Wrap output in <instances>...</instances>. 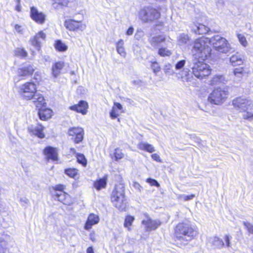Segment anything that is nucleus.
<instances>
[{
	"label": "nucleus",
	"mask_w": 253,
	"mask_h": 253,
	"mask_svg": "<svg viewBox=\"0 0 253 253\" xmlns=\"http://www.w3.org/2000/svg\"><path fill=\"white\" fill-rule=\"evenodd\" d=\"M131 83L132 84L136 85H141L142 84V81L140 80H133Z\"/></svg>",
	"instance_id": "680f3d73"
},
{
	"label": "nucleus",
	"mask_w": 253,
	"mask_h": 253,
	"mask_svg": "<svg viewBox=\"0 0 253 253\" xmlns=\"http://www.w3.org/2000/svg\"><path fill=\"white\" fill-rule=\"evenodd\" d=\"M124 42L123 40L120 39L117 43L116 48L118 53L123 57L126 55V52L124 46Z\"/></svg>",
	"instance_id": "473e14b6"
},
{
	"label": "nucleus",
	"mask_w": 253,
	"mask_h": 253,
	"mask_svg": "<svg viewBox=\"0 0 253 253\" xmlns=\"http://www.w3.org/2000/svg\"><path fill=\"white\" fill-rule=\"evenodd\" d=\"M15 54L17 56L22 57H26L27 55V52L23 48H17L15 51Z\"/></svg>",
	"instance_id": "37998d69"
},
{
	"label": "nucleus",
	"mask_w": 253,
	"mask_h": 253,
	"mask_svg": "<svg viewBox=\"0 0 253 253\" xmlns=\"http://www.w3.org/2000/svg\"><path fill=\"white\" fill-rule=\"evenodd\" d=\"M228 90L225 88H215L209 95L208 101L213 104L219 105L224 102L227 97Z\"/></svg>",
	"instance_id": "6e6552de"
},
{
	"label": "nucleus",
	"mask_w": 253,
	"mask_h": 253,
	"mask_svg": "<svg viewBox=\"0 0 253 253\" xmlns=\"http://www.w3.org/2000/svg\"><path fill=\"white\" fill-rule=\"evenodd\" d=\"M134 32V28L132 27H130L126 32V35L127 36H131L133 34Z\"/></svg>",
	"instance_id": "bf43d9fd"
},
{
	"label": "nucleus",
	"mask_w": 253,
	"mask_h": 253,
	"mask_svg": "<svg viewBox=\"0 0 253 253\" xmlns=\"http://www.w3.org/2000/svg\"><path fill=\"white\" fill-rule=\"evenodd\" d=\"M232 104L234 108L242 113L244 119L250 121L253 120V103L252 100L239 97L233 100Z\"/></svg>",
	"instance_id": "7ed1b4c3"
},
{
	"label": "nucleus",
	"mask_w": 253,
	"mask_h": 253,
	"mask_svg": "<svg viewBox=\"0 0 253 253\" xmlns=\"http://www.w3.org/2000/svg\"><path fill=\"white\" fill-rule=\"evenodd\" d=\"M15 29L16 30V31L20 34H23V29L22 28V26H20V25H19L18 24H16L15 25Z\"/></svg>",
	"instance_id": "6e6d98bb"
},
{
	"label": "nucleus",
	"mask_w": 253,
	"mask_h": 253,
	"mask_svg": "<svg viewBox=\"0 0 253 253\" xmlns=\"http://www.w3.org/2000/svg\"><path fill=\"white\" fill-rule=\"evenodd\" d=\"M55 198L64 205H70L72 201L70 196L62 190H59L54 194Z\"/></svg>",
	"instance_id": "2eb2a0df"
},
{
	"label": "nucleus",
	"mask_w": 253,
	"mask_h": 253,
	"mask_svg": "<svg viewBox=\"0 0 253 253\" xmlns=\"http://www.w3.org/2000/svg\"><path fill=\"white\" fill-rule=\"evenodd\" d=\"M226 81L222 75H217L214 77L211 81V84L214 85L218 84H225Z\"/></svg>",
	"instance_id": "72a5a7b5"
},
{
	"label": "nucleus",
	"mask_w": 253,
	"mask_h": 253,
	"mask_svg": "<svg viewBox=\"0 0 253 253\" xmlns=\"http://www.w3.org/2000/svg\"><path fill=\"white\" fill-rule=\"evenodd\" d=\"M76 158L77 162L82 164L84 167H85L87 165V160L84 156L83 154L77 153Z\"/></svg>",
	"instance_id": "4c0bfd02"
},
{
	"label": "nucleus",
	"mask_w": 253,
	"mask_h": 253,
	"mask_svg": "<svg viewBox=\"0 0 253 253\" xmlns=\"http://www.w3.org/2000/svg\"><path fill=\"white\" fill-rule=\"evenodd\" d=\"M197 235V231L189 224L179 223L175 229V236L179 241L186 242L191 241Z\"/></svg>",
	"instance_id": "20e7f679"
},
{
	"label": "nucleus",
	"mask_w": 253,
	"mask_h": 253,
	"mask_svg": "<svg viewBox=\"0 0 253 253\" xmlns=\"http://www.w3.org/2000/svg\"><path fill=\"white\" fill-rule=\"evenodd\" d=\"M151 157L154 161L158 162H162V160L159 155L157 154H153L151 155Z\"/></svg>",
	"instance_id": "5fc2aeb1"
},
{
	"label": "nucleus",
	"mask_w": 253,
	"mask_h": 253,
	"mask_svg": "<svg viewBox=\"0 0 253 253\" xmlns=\"http://www.w3.org/2000/svg\"><path fill=\"white\" fill-rule=\"evenodd\" d=\"M118 114L116 112L115 107H113L110 113V117L112 119H115L118 117Z\"/></svg>",
	"instance_id": "864d4df0"
},
{
	"label": "nucleus",
	"mask_w": 253,
	"mask_h": 253,
	"mask_svg": "<svg viewBox=\"0 0 253 253\" xmlns=\"http://www.w3.org/2000/svg\"><path fill=\"white\" fill-rule=\"evenodd\" d=\"M213 47L217 51L227 53L232 49L227 40L219 35H215L210 39Z\"/></svg>",
	"instance_id": "0eeeda50"
},
{
	"label": "nucleus",
	"mask_w": 253,
	"mask_h": 253,
	"mask_svg": "<svg viewBox=\"0 0 253 253\" xmlns=\"http://www.w3.org/2000/svg\"><path fill=\"white\" fill-rule=\"evenodd\" d=\"M151 67L154 73L156 74L160 71V66L157 62H152Z\"/></svg>",
	"instance_id": "a18cd8bd"
},
{
	"label": "nucleus",
	"mask_w": 253,
	"mask_h": 253,
	"mask_svg": "<svg viewBox=\"0 0 253 253\" xmlns=\"http://www.w3.org/2000/svg\"><path fill=\"white\" fill-rule=\"evenodd\" d=\"M45 38L46 35L42 31H41L34 37L31 38L30 42L31 44L35 46L37 50H40L41 43L45 40Z\"/></svg>",
	"instance_id": "4468645a"
},
{
	"label": "nucleus",
	"mask_w": 253,
	"mask_h": 253,
	"mask_svg": "<svg viewBox=\"0 0 253 253\" xmlns=\"http://www.w3.org/2000/svg\"><path fill=\"white\" fill-rule=\"evenodd\" d=\"M17 5L15 7V10L18 12L21 11V6L20 4V0H17Z\"/></svg>",
	"instance_id": "e2e57ef3"
},
{
	"label": "nucleus",
	"mask_w": 253,
	"mask_h": 253,
	"mask_svg": "<svg viewBox=\"0 0 253 253\" xmlns=\"http://www.w3.org/2000/svg\"><path fill=\"white\" fill-rule=\"evenodd\" d=\"M140 19L145 23H152L158 20L161 17L160 12L151 6H144L139 12Z\"/></svg>",
	"instance_id": "39448f33"
},
{
	"label": "nucleus",
	"mask_w": 253,
	"mask_h": 253,
	"mask_svg": "<svg viewBox=\"0 0 253 253\" xmlns=\"http://www.w3.org/2000/svg\"><path fill=\"white\" fill-rule=\"evenodd\" d=\"M125 197V188L123 184L120 183L115 186L111 195V200H115L117 198Z\"/></svg>",
	"instance_id": "aec40b11"
},
{
	"label": "nucleus",
	"mask_w": 253,
	"mask_h": 253,
	"mask_svg": "<svg viewBox=\"0 0 253 253\" xmlns=\"http://www.w3.org/2000/svg\"><path fill=\"white\" fill-rule=\"evenodd\" d=\"M177 42L179 45H185L188 43L190 41L189 36L185 33L180 34L177 37Z\"/></svg>",
	"instance_id": "7c9ffc66"
},
{
	"label": "nucleus",
	"mask_w": 253,
	"mask_h": 253,
	"mask_svg": "<svg viewBox=\"0 0 253 253\" xmlns=\"http://www.w3.org/2000/svg\"><path fill=\"white\" fill-rule=\"evenodd\" d=\"M64 26L70 31H83L85 28V25L82 23L81 21H76L74 19L65 20Z\"/></svg>",
	"instance_id": "9b49d317"
},
{
	"label": "nucleus",
	"mask_w": 253,
	"mask_h": 253,
	"mask_svg": "<svg viewBox=\"0 0 253 253\" xmlns=\"http://www.w3.org/2000/svg\"><path fill=\"white\" fill-rule=\"evenodd\" d=\"M234 74L236 77L241 79L244 75L246 74V72L242 67H239L234 69Z\"/></svg>",
	"instance_id": "58836bf2"
},
{
	"label": "nucleus",
	"mask_w": 253,
	"mask_h": 253,
	"mask_svg": "<svg viewBox=\"0 0 253 253\" xmlns=\"http://www.w3.org/2000/svg\"><path fill=\"white\" fill-rule=\"evenodd\" d=\"M192 72L191 73L188 68H183V70L176 74L178 79H181L183 82H191L193 80Z\"/></svg>",
	"instance_id": "dca6fc26"
},
{
	"label": "nucleus",
	"mask_w": 253,
	"mask_h": 253,
	"mask_svg": "<svg viewBox=\"0 0 253 253\" xmlns=\"http://www.w3.org/2000/svg\"><path fill=\"white\" fill-rule=\"evenodd\" d=\"M135 185H136V187H140V185L137 183H135Z\"/></svg>",
	"instance_id": "774afa93"
},
{
	"label": "nucleus",
	"mask_w": 253,
	"mask_h": 253,
	"mask_svg": "<svg viewBox=\"0 0 253 253\" xmlns=\"http://www.w3.org/2000/svg\"><path fill=\"white\" fill-rule=\"evenodd\" d=\"M189 27L193 33L198 35L206 34L210 31V28L207 26L194 21Z\"/></svg>",
	"instance_id": "f8f14e48"
},
{
	"label": "nucleus",
	"mask_w": 253,
	"mask_h": 253,
	"mask_svg": "<svg viewBox=\"0 0 253 253\" xmlns=\"http://www.w3.org/2000/svg\"><path fill=\"white\" fill-rule=\"evenodd\" d=\"M210 43V39L205 37L195 40L192 43V52L195 58L197 57L203 60L209 58L211 51L209 45Z\"/></svg>",
	"instance_id": "f03ea898"
},
{
	"label": "nucleus",
	"mask_w": 253,
	"mask_h": 253,
	"mask_svg": "<svg viewBox=\"0 0 253 253\" xmlns=\"http://www.w3.org/2000/svg\"><path fill=\"white\" fill-rule=\"evenodd\" d=\"M166 39L162 35H158L149 37L148 42L154 48H158L162 46V43L165 42Z\"/></svg>",
	"instance_id": "f3484780"
},
{
	"label": "nucleus",
	"mask_w": 253,
	"mask_h": 253,
	"mask_svg": "<svg viewBox=\"0 0 253 253\" xmlns=\"http://www.w3.org/2000/svg\"><path fill=\"white\" fill-rule=\"evenodd\" d=\"M46 103L41 107H37L39 109L38 115L40 119L42 121H45L51 117L52 110L48 108H42Z\"/></svg>",
	"instance_id": "4be33fe9"
},
{
	"label": "nucleus",
	"mask_w": 253,
	"mask_h": 253,
	"mask_svg": "<svg viewBox=\"0 0 253 253\" xmlns=\"http://www.w3.org/2000/svg\"><path fill=\"white\" fill-rule=\"evenodd\" d=\"M158 54L162 57L169 56L171 55V51L167 48L162 46L159 48Z\"/></svg>",
	"instance_id": "c9c22d12"
},
{
	"label": "nucleus",
	"mask_w": 253,
	"mask_h": 253,
	"mask_svg": "<svg viewBox=\"0 0 253 253\" xmlns=\"http://www.w3.org/2000/svg\"><path fill=\"white\" fill-rule=\"evenodd\" d=\"M70 152L74 154H76V155L77 153H76V151L74 148H70Z\"/></svg>",
	"instance_id": "69168bd1"
},
{
	"label": "nucleus",
	"mask_w": 253,
	"mask_h": 253,
	"mask_svg": "<svg viewBox=\"0 0 253 253\" xmlns=\"http://www.w3.org/2000/svg\"><path fill=\"white\" fill-rule=\"evenodd\" d=\"M78 169L74 168H69L65 169V173L72 178H74L78 173Z\"/></svg>",
	"instance_id": "ea45409f"
},
{
	"label": "nucleus",
	"mask_w": 253,
	"mask_h": 253,
	"mask_svg": "<svg viewBox=\"0 0 253 253\" xmlns=\"http://www.w3.org/2000/svg\"><path fill=\"white\" fill-rule=\"evenodd\" d=\"M210 242L215 249H221L224 245L223 240L217 237H213Z\"/></svg>",
	"instance_id": "2f4dec72"
},
{
	"label": "nucleus",
	"mask_w": 253,
	"mask_h": 253,
	"mask_svg": "<svg viewBox=\"0 0 253 253\" xmlns=\"http://www.w3.org/2000/svg\"><path fill=\"white\" fill-rule=\"evenodd\" d=\"M186 63V61L185 60H181L178 61L175 66V68L176 70H180L183 68Z\"/></svg>",
	"instance_id": "09e8293b"
},
{
	"label": "nucleus",
	"mask_w": 253,
	"mask_h": 253,
	"mask_svg": "<svg viewBox=\"0 0 253 253\" xmlns=\"http://www.w3.org/2000/svg\"><path fill=\"white\" fill-rule=\"evenodd\" d=\"M35 69L33 66L30 64L25 65L18 70V74L21 77H27L33 74Z\"/></svg>",
	"instance_id": "b1692460"
},
{
	"label": "nucleus",
	"mask_w": 253,
	"mask_h": 253,
	"mask_svg": "<svg viewBox=\"0 0 253 253\" xmlns=\"http://www.w3.org/2000/svg\"><path fill=\"white\" fill-rule=\"evenodd\" d=\"M191 68L193 75L199 79H203L211 73V69L209 65L197 59L193 61Z\"/></svg>",
	"instance_id": "423d86ee"
},
{
	"label": "nucleus",
	"mask_w": 253,
	"mask_h": 253,
	"mask_svg": "<svg viewBox=\"0 0 253 253\" xmlns=\"http://www.w3.org/2000/svg\"><path fill=\"white\" fill-rule=\"evenodd\" d=\"M43 126L41 125L37 126H31L28 127V130L31 134L36 135L40 138L44 137L45 135L43 133Z\"/></svg>",
	"instance_id": "6ab92c4d"
},
{
	"label": "nucleus",
	"mask_w": 253,
	"mask_h": 253,
	"mask_svg": "<svg viewBox=\"0 0 253 253\" xmlns=\"http://www.w3.org/2000/svg\"><path fill=\"white\" fill-rule=\"evenodd\" d=\"M144 215L145 218L142 220L141 223L145 226L146 231L155 230L161 225V222L159 220L152 219L147 213L144 214Z\"/></svg>",
	"instance_id": "9d476101"
},
{
	"label": "nucleus",
	"mask_w": 253,
	"mask_h": 253,
	"mask_svg": "<svg viewBox=\"0 0 253 253\" xmlns=\"http://www.w3.org/2000/svg\"><path fill=\"white\" fill-rule=\"evenodd\" d=\"M43 154L46 156L48 159H51L53 161L58 160L57 150L51 146L46 147L43 150Z\"/></svg>",
	"instance_id": "5701e85b"
},
{
	"label": "nucleus",
	"mask_w": 253,
	"mask_h": 253,
	"mask_svg": "<svg viewBox=\"0 0 253 253\" xmlns=\"http://www.w3.org/2000/svg\"><path fill=\"white\" fill-rule=\"evenodd\" d=\"M115 107V110L116 111V109L121 110L123 109L122 105L118 102H114V106Z\"/></svg>",
	"instance_id": "052dcab7"
},
{
	"label": "nucleus",
	"mask_w": 253,
	"mask_h": 253,
	"mask_svg": "<svg viewBox=\"0 0 253 253\" xmlns=\"http://www.w3.org/2000/svg\"><path fill=\"white\" fill-rule=\"evenodd\" d=\"M237 37L240 43L244 46H246L247 45L248 42L245 37L244 35L240 34H238L237 35Z\"/></svg>",
	"instance_id": "49530a36"
},
{
	"label": "nucleus",
	"mask_w": 253,
	"mask_h": 253,
	"mask_svg": "<svg viewBox=\"0 0 253 253\" xmlns=\"http://www.w3.org/2000/svg\"><path fill=\"white\" fill-rule=\"evenodd\" d=\"M86 253H94L93 248L92 247H88L86 250Z\"/></svg>",
	"instance_id": "0e129e2a"
},
{
	"label": "nucleus",
	"mask_w": 253,
	"mask_h": 253,
	"mask_svg": "<svg viewBox=\"0 0 253 253\" xmlns=\"http://www.w3.org/2000/svg\"><path fill=\"white\" fill-rule=\"evenodd\" d=\"M54 46L56 49L60 52L65 51L68 48L67 46L66 45L65 43H63L60 40L56 41Z\"/></svg>",
	"instance_id": "f704fd0d"
},
{
	"label": "nucleus",
	"mask_w": 253,
	"mask_h": 253,
	"mask_svg": "<svg viewBox=\"0 0 253 253\" xmlns=\"http://www.w3.org/2000/svg\"><path fill=\"white\" fill-rule=\"evenodd\" d=\"M113 205L120 211H125L127 207V201L126 197H121L115 200H111Z\"/></svg>",
	"instance_id": "412c9836"
},
{
	"label": "nucleus",
	"mask_w": 253,
	"mask_h": 253,
	"mask_svg": "<svg viewBox=\"0 0 253 253\" xmlns=\"http://www.w3.org/2000/svg\"><path fill=\"white\" fill-rule=\"evenodd\" d=\"M144 35V33L142 30H138L134 35V38L137 40H139Z\"/></svg>",
	"instance_id": "603ef678"
},
{
	"label": "nucleus",
	"mask_w": 253,
	"mask_h": 253,
	"mask_svg": "<svg viewBox=\"0 0 253 253\" xmlns=\"http://www.w3.org/2000/svg\"><path fill=\"white\" fill-rule=\"evenodd\" d=\"M230 62L233 66L240 65L243 63L242 56L238 53L232 55L230 58Z\"/></svg>",
	"instance_id": "c756f323"
},
{
	"label": "nucleus",
	"mask_w": 253,
	"mask_h": 253,
	"mask_svg": "<svg viewBox=\"0 0 253 253\" xmlns=\"http://www.w3.org/2000/svg\"><path fill=\"white\" fill-rule=\"evenodd\" d=\"M113 155L115 157V161H118L124 157V154L122 153V150L118 148L115 149Z\"/></svg>",
	"instance_id": "a19ab883"
},
{
	"label": "nucleus",
	"mask_w": 253,
	"mask_h": 253,
	"mask_svg": "<svg viewBox=\"0 0 253 253\" xmlns=\"http://www.w3.org/2000/svg\"><path fill=\"white\" fill-rule=\"evenodd\" d=\"M52 0L54 2V3H57L58 5H61L63 6H67L68 4V2H69L68 0Z\"/></svg>",
	"instance_id": "8fccbe9b"
},
{
	"label": "nucleus",
	"mask_w": 253,
	"mask_h": 253,
	"mask_svg": "<svg viewBox=\"0 0 253 253\" xmlns=\"http://www.w3.org/2000/svg\"><path fill=\"white\" fill-rule=\"evenodd\" d=\"M30 16L31 18L39 24H43L45 21V15L39 12L37 8L32 6L30 8Z\"/></svg>",
	"instance_id": "ddd939ff"
},
{
	"label": "nucleus",
	"mask_w": 253,
	"mask_h": 253,
	"mask_svg": "<svg viewBox=\"0 0 253 253\" xmlns=\"http://www.w3.org/2000/svg\"><path fill=\"white\" fill-rule=\"evenodd\" d=\"M134 220V218L132 216H127L125 220L124 226L128 228V230H130V226L132 225V222Z\"/></svg>",
	"instance_id": "e433bc0d"
},
{
	"label": "nucleus",
	"mask_w": 253,
	"mask_h": 253,
	"mask_svg": "<svg viewBox=\"0 0 253 253\" xmlns=\"http://www.w3.org/2000/svg\"><path fill=\"white\" fill-rule=\"evenodd\" d=\"M137 147L140 150L147 151L150 153L155 151V148L152 145L143 141L138 143Z\"/></svg>",
	"instance_id": "bb28decb"
},
{
	"label": "nucleus",
	"mask_w": 253,
	"mask_h": 253,
	"mask_svg": "<svg viewBox=\"0 0 253 253\" xmlns=\"http://www.w3.org/2000/svg\"><path fill=\"white\" fill-rule=\"evenodd\" d=\"M21 201H23V202H24V203H27V201H28V200H27V199H25V200H24L23 201H22V200H21Z\"/></svg>",
	"instance_id": "338daca9"
},
{
	"label": "nucleus",
	"mask_w": 253,
	"mask_h": 253,
	"mask_svg": "<svg viewBox=\"0 0 253 253\" xmlns=\"http://www.w3.org/2000/svg\"><path fill=\"white\" fill-rule=\"evenodd\" d=\"M68 134L75 144H78L83 140L84 130L82 127H73L68 129Z\"/></svg>",
	"instance_id": "1a4fd4ad"
},
{
	"label": "nucleus",
	"mask_w": 253,
	"mask_h": 253,
	"mask_svg": "<svg viewBox=\"0 0 253 253\" xmlns=\"http://www.w3.org/2000/svg\"><path fill=\"white\" fill-rule=\"evenodd\" d=\"M195 197L194 194H191L190 195H185L184 194L180 195L178 197V199L183 200L184 201H189L193 199Z\"/></svg>",
	"instance_id": "c03bdc74"
},
{
	"label": "nucleus",
	"mask_w": 253,
	"mask_h": 253,
	"mask_svg": "<svg viewBox=\"0 0 253 253\" xmlns=\"http://www.w3.org/2000/svg\"><path fill=\"white\" fill-rule=\"evenodd\" d=\"M88 107V105L86 101L81 100L78 104L70 107V109L80 113L83 115H85L87 112Z\"/></svg>",
	"instance_id": "a211bd4d"
},
{
	"label": "nucleus",
	"mask_w": 253,
	"mask_h": 253,
	"mask_svg": "<svg viewBox=\"0 0 253 253\" xmlns=\"http://www.w3.org/2000/svg\"><path fill=\"white\" fill-rule=\"evenodd\" d=\"M225 241L226 243V246L227 247H230V236L229 235H225L224 237Z\"/></svg>",
	"instance_id": "4d7b16f0"
},
{
	"label": "nucleus",
	"mask_w": 253,
	"mask_h": 253,
	"mask_svg": "<svg viewBox=\"0 0 253 253\" xmlns=\"http://www.w3.org/2000/svg\"><path fill=\"white\" fill-rule=\"evenodd\" d=\"M64 186L63 185H57L54 187L55 193L59 190L63 191Z\"/></svg>",
	"instance_id": "13d9d810"
},
{
	"label": "nucleus",
	"mask_w": 253,
	"mask_h": 253,
	"mask_svg": "<svg viewBox=\"0 0 253 253\" xmlns=\"http://www.w3.org/2000/svg\"><path fill=\"white\" fill-rule=\"evenodd\" d=\"M64 63L61 61L56 62L52 68V73L54 77H57L64 67Z\"/></svg>",
	"instance_id": "cd10ccee"
},
{
	"label": "nucleus",
	"mask_w": 253,
	"mask_h": 253,
	"mask_svg": "<svg viewBox=\"0 0 253 253\" xmlns=\"http://www.w3.org/2000/svg\"><path fill=\"white\" fill-rule=\"evenodd\" d=\"M243 223L248 230V232L250 233L253 234V225L251 223L246 221H243Z\"/></svg>",
	"instance_id": "de8ad7c7"
},
{
	"label": "nucleus",
	"mask_w": 253,
	"mask_h": 253,
	"mask_svg": "<svg viewBox=\"0 0 253 253\" xmlns=\"http://www.w3.org/2000/svg\"><path fill=\"white\" fill-rule=\"evenodd\" d=\"M108 175L105 174L102 178L97 180L94 183V187L95 188L100 190L101 189L105 188L106 186Z\"/></svg>",
	"instance_id": "c85d7f7f"
},
{
	"label": "nucleus",
	"mask_w": 253,
	"mask_h": 253,
	"mask_svg": "<svg viewBox=\"0 0 253 253\" xmlns=\"http://www.w3.org/2000/svg\"><path fill=\"white\" fill-rule=\"evenodd\" d=\"M99 221V216L94 213H90L87 218L84 225V229L86 230L90 229L92 226L98 223Z\"/></svg>",
	"instance_id": "393cba45"
},
{
	"label": "nucleus",
	"mask_w": 253,
	"mask_h": 253,
	"mask_svg": "<svg viewBox=\"0 0 253 253\" xmlns=\"http://www.w3.org/2000/svg\"><path fill=\"white\" fill-rule=\"evenodd\" d=\"M164 70L165 73L167 75L170 76L173 75L174 73L173 70L172 69V66L169 63H168L165 65Z\"/></svg>",
	"instance_id": "79ce46f5"
},
{
	"label": "nucleus",
	"mask_w": 253,
	"mask_h": 253,
	"mask_svg": "<svg viewBox=\"0 0 253 253\" xmlns=\"http://www.w3.org/2000/svg\"><path fill=\"white\" fill-rule=\"evenodd\" d=\"M10 246V239L8 237L0 238V253H5Z\"/></svg>",
	"instance_id": "a878e982"
},
{
	"label": "nucleus",
	"mask_w": 253,
	"mask_h": 253,
	"mask_svg": "<svg viewBox=\"0 0 253 253\" xmlns=\"http://www.w3.org/2000/svg\"><path fill=\"white\" fill-rule=\"evenodd\" d=\"M146 181L152 186H155L157 187H159L160 186V184L156 180L151 178H147Z\"/></svg>",
	"instance_id": "3c124183"
},
{
	"label": "nucleus",
	"mask_w": 253,
	"mask_h": 253,
	"mask_svg": "<svg viewBox=\"0 0 253 253\" xmlns=\"http://www.w3.org/2000/svg\"><path fill=\"white\" fill-rule=\"evenodd\" d=\"M37 88L35 84L27 82L20 86V93L23 98L26 100L32 99L36 107H41L45 103L43 96L36 92Z\"/></svg>",
	"instance_id": "f257e3e1"
}]
</instances>
